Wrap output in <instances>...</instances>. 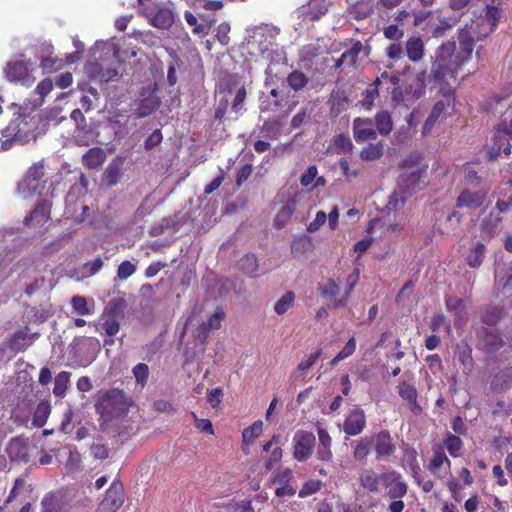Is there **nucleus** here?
I'll use <instances>...</instances> for the list:
<instances>
[{
  "instance_id": "1",
  "label": "nucleus",
  "mask_w": 512,
  "mask_h": 512,
  "mask_svg": "<svg viewBox=\"0 0 512 512\" xmlns=\"http://www.w3.org/2000/svg\"><path fill=\"white\" fill-rule=\"evenodd\" d=\"M456 49L455 41H446L438 49L436 59L432 65L430 74L428 76V83L430 88H437L439 93H444L445 88H453L448 79H456L457 74L460 70L454 61L451 60V56Z\"/></svg>"
},
{
  "instance_id": "2",
  "label": "nucleus",
  "mask_w": 512,
  "mask_h": 512,
  "mask_svg": "<svg viewBox=\"0 0 512 512\" xmlns=\"http://www.w3.org/2000/svg\"><path fill=\"white\" fill-rule=\"evenodd\" d=\"M133 401L126 393L118 388H112L104 392L96 402V410L101 416L113 413L120 415L127 414L130 411Z\"/></svg>"
},
{
  "instance_id": "3",
  "label": "nucleus",
  "mask_w": 512,
  "mask_h": 512,
  "mask_svg": "<svg viewBox=\"0 0 512 512\" xmlns=\"http://www.w3.org/2000/svg\"><path fill=\"white\" fill-rule=\"evenodd\" d=\"M46 184L44 165L34 163L18 183L17 190L24 198H28L34 195H42L46 190Z\"/></svg>"
},
{
  "instance_id": "4",
  "label": "nucleus",
  "mask_w": 512,
  "mask_h": 512,
  "mask_svg": "<svg viewBox=\"0 0 512 512\" xmlns=\"http://www.w3.org/2000/svg\"><path fill=\"white\" fill-rule=\"evenodd\" d=\"M440 94L442 95L443 100H439L434 104L429 116L424 122L422 128V134L424 135L430 133L439 120L445 119L455 111V89L445 88V92Z\"/></svg>"
},
{
  "instance_id": "5",
  "label": "nucleus",
  "mask_w": 512,
  "mask_h": 512,
  "mask_svg": "<svg viewBox=\"0 0 512 512\" xmlns=\"http://www.w3.org/2000/svg\"><path fill=\"white\" fill-rule=\"evenodd\" d=\"M477 31L474 27V24L466 25L464 28L458 30V42L459 48L455 49L453 55L451 56V60L454 61L458 66L462 67L466 62H468L472 56V52L474 50L475 38L480 40L483 36L476 35Z\"/></svg>"
},
{
  "instance_id": "6",
  "label": "nucleus",
  "mask_w": 512,
  "mask_h": 512,
  "mask_svg": "<svg viewBox=\"0 0 512 512\" xmlns=\"http://www.w3.org/2000/svg\"><path fill=\"white\" fill-rule=\"evenodd\" d=\"M357 280L358 271L355 273V275L348 276L346 291L340 298L336 297L340 292V287L333 279H328L323 285H321L319 287V292L322 297L331 301L334 308L346 307L349 302L350 294L353 291Z\"/></svg>"
},
{
  "instance_id": "7",
  "label": "nucleus",
  "mask_w": 512,
  "mask_h": 512,
  "mask_svg": "<svg viewBox=\"0 0 512 512\" xmlns=\"http://www.w3.org/2000/svg\"><path fill=\"white\" fill-rule=\"evenodd\" d=\"M100 429L110 436L128 438L137 431L132 418H100Z\"/></svg>"
},
{
  "instance_id": "8",
  "label": "nucleus",
  "mask_w": 512,
  "mask_h": 512,
  "mask_svg": "<svg viewBox=\"0 0 512 512\" xmlns=\"http://www.w3.org/2000/svg\"><path fill=\"white\" fill-rule=\"evenodd\" d=\"M123 503L124 487L119 480H114L95 512H116Z\"/></svg>"
},
{
  "instance_id": "9",
  "label": "nucleus",
  "mask_w": 512,
  "mask_h": 512,
  "mask_svg": "<svg viewBox=\"0 0 512 512\" xmlns=\"http://www.w3.org/2000/svg\"><path fill=\"white\" fill-rule=\"evenodd\" d=\"M488 189L478 188L472 190L469 187L462 189L456 199V207L460 209L476 210L485 202Z\"/></svg>"
},
{
  "instance_id": "10",
  "label": "nucleus",
  "mask_w": 512,
  "mask_h": 512,
  "mask_svg": "<svg viewBox=\"0 0 512 512\" xmlns=\"http://www.w3.org/2000/svg\"><path fill=\"white\" fill-rule=\"evenodd\" d=\"M315 436L306 431H297L293 437V456L299 461L307 460L314 450Z\"/></svg>"
},
{
  "instance_id": "11",
  "label": "nucleus",
  "mask_w": 512,
  "mask_h": 512,
  "mask_svg": "<svg viewBox=\"0 0 512 512\" xmlns=\"http://www.w3.org/2000/svg\"><path fill=\"white\" fill-rule=\"evenodd\" d=\"M5 74L10 82L20 83L23 86L30 87L35 82L25 61L8 62L5 68Z\"/></svg>"
},
{
  "instance_id": "12",
  "label": "nucleus",
  "mask_w": 512,
  "mask_h": 512,
  "mask_svg": "<svg viewBox=\"0 0 512 512\" xmlns=\"http://www.w3.org/2000/svg\"><path fill=\"white\" fill-rule=\"evenodd\" d=\"M385 482L383 486L387 488V496L390 499L403 498L408 492V485L403 480L402 475L395 470L384 472Z\"/></svg>"
},
{
  "instance_id": "13",
  "label": "nucleus",
  "mask_w": 512,
  "mask_h": 512,
  "mask_svg": "<svg viewBox=\"0 0 512 512\" xmlns=\"http://www.w3.org/2000/svg\"><path fill=\"white\" fill-rule=\"evenodd\" d=\"M501 17V11L493 5H487L485 15L478 18L474 24L475 29L483 28L481 36H487L496 28L499 19Z\"/></svg>"
},
{
  "instance_id": "14",
  "label": "nucleus",
  "mask_w": 512,
  "mask_h": 512,
  "mask_svg": "<svg viewBox=\"0 0 512 512\" xmlns=\"http://www.w3.org/2000/svg\"><path fill=\"white\" fill-rule=\"evenodd\" d=\"M353 136L357 143L376 139L377 133L373 121L369 118H355L353 121Z\"/></svg>"
},
{
  "instance_id": "15",
  "label": "nucleus",
  "mask_w": 512,
  "mask_h": 512,
  "mask_svg": "<svg viewBox=\"0 0 512 512\" xmlns=\"http://www.w3.org/2000/svg\"><path fill=\"white\" fill-rule=\"evenodd\" d=\"M384 482V472L378 474L371 468L363 470L359 475V484L361 488L369 493H379Z\"/></svg>"
},
{
  "instance_id": "16",
  "label": "nucleus",
  "mask_w": 512,
  "mask_h": 512,
  "mask_svg": "<svg viewBox=\"0 0 512 512\" xmlns=\"http://www.w3.org/2000/svg\"><path fill=\"white\" fill-rule=\"evenodd\" d=\"M52 204L48 200H41L35 208L25 217L26 226L43 225L50 219Z\"/></svg>"
},
{
  "instance_id": "17",
  "label": "nucleus",
  "mask_w": 512,
  "mask_h": 512,
  "mask_svg": "<svg viewBox=\"0 0 512 512\" xmlns=\"http://www.w3.org/2000/svg\"><path fill=\"white\" fill-rule=\"evenodd\" d=\"M351 47L342 53L340 58L335 62L334 68L340 69L343 66L356 68L359 54L363 50V44L360 40L350 39Z\"/></svg>"
},
{
  "instance_id": "18",
  "label": "nucleus",
  "mask_w": 512,
  "mask_h": 512,
  "mask_svg": "<svg viewBox=\"0 0 512 512\" xmlns=\"http://www.w3.org/2000/svg\"><path fill=\"white\" fill-rule=\"evenodd\" d=\"M329 3L327 0H310L302 6L301 15L303 21H317L328 12Z\"/></svg>"
},
{
  "instance_id": "19",
  "label": "nucleus",
  "mask_w": 512,
  "mask_h": 512,
  "mask_svg": "<svg viewBox=\"0 0 512 512\" xmlns=\"http://www.w3.org/2000/svg\"><path fill=\"white\" fill-rule=\"evenodd\" d=\"M424 169H417L409 173L403 174L400 179V188H402L408 195H411L416 190L423 187L421 181Z\"/></svg>"
},
{
  "instance_id": "20",
  "label": "nucleus",
  "mask_w": 512,
  "mask_h": 512,
  "mask_svg": "<svg viewBox=\"0 0 512 512\" xmlns=\"http://www.w3.org/2000/svg\"><path fill=\"white\" fill-rule=\"evenodd\" d=\"M375 451L377 459L384 460L391 456L395 451L391 437L387 432H381L375 438Z\"/></svg>"
},
{
  "instance_id": "21",
  "label": "nucleus",
  "mask_w": 512,
  "mask_h": 512,
  "mask_svg": "<svg viewBox=\"0 0 512 512\" xmlns=\"http://www.w3.org/2000/svg\"><path fill=\"white\" fill-rule=\"evenodd\" d=\"M87 72L91 78L97 79L102 83L113 81L118 76V71L115 68L104 69L101 64L97 62L89 63Z\"/></svg>"
},
{
  "instance_id": "22",
  "label": "nucleus",
  "mask_w": 512,
  "mask_h": 512,
  "mask_svg": "<svg viewBox=\"0 0 512 512\" xmlns=\"http://www.w3.org/2000/svg\"><path fill=\"white\" fill-rule=\"evenodd\" d=\"M398 389L401 398L409 404L411 412L414 415L420 414L422 412V408L417 403L418 393L416 388L409 383L402 382L399 384Z\"/></svg>"
},
{
  "instance_id": "23",
  "label": "nucleus",
  "mask_w": 512,
  "mask_h": 512,
  "mask_svg": "<svg viewBox=\"0 0 512 512\" xmlns=\"http://www.w3.org/2000/svg\"><path fill=\"white\" fill-rule=\"evenodd\" d=\"M9 457L13 461H28V445L23 439H12L6 449Z\"/></svg>"
},
{
  "instance_id": "24",
  "label": "nucleus",
  "mask_w": 512,
  "mask_h": 512,
  "mask_svg": "<svg viewBox=\"0 0 512 512\" xmlns=\"http://www.w3.org/2000/svg\"><path fill=\"white\" fill-rule=\"evenodd\" d=\"M105 160L106 153L100 147H92L82 156V163L88 169L99 168Z\"/></svg>"
},
{
  "instance_id": "25",
  "label": "nucleus",
  "mask_w": 512,
  "mask_h": 512,
  "mask_svg": "<svg viewBox=\"0 0 512 512\" xmlns=\"http://www.w3.org/2000/svg\"><path fill=\"white\" fill-rule=\"evenodd\" d=\"M451 462L443 452H436L428 466L429 470L436 476L443 478L450 469Z\"/></svg>"
},
{
  "instance_id": "26",
  "label": "nucleus",
  "mask_w": 512,
  "mask_h": 512,
  "mask_svg": "<svg viewBox=\"0 0 512 512\" xmlns=\"http://www.w3.org/2000/svg\"><path fill=\"white\" fill-rule=\"evenodd\" d=\"M406 55L412 62H419L424 56V42L421 37H410L405 45Z\"/></svg>"
},
{
  "instance_id": "27",
  "label": "nucleus",
  "mask_w": 512,
  "mask_h": 512,
  "mask_svg": "<svg viewBox=\"0 0 512 512\" xmlns=\"http://www.w3.org/2000/svg\"><path fill=\"white\" fill-rule=\"evenodd\" d=\"M128 303L123 297H115L111 299L103 309V314L112 318L121 320L124 317Z\"/></svg>"
},
{
  "instance_id": "28",
  "label": "nucleus",
  "mask_w": 512,
  "mask_h": 512,
  "mask_svg": "<svg viewBox=\"0 0 512 512\" xmlns=\"http://www.w3.org/2000/svg\"><path fill=\"white\" fill-rule=\"evenodd\" d=\"M486 254V246L482 242H476L468 251L466 263L473 269L479 268Z\"/></svg>"
},
{
  "instance_id": "29",
  "label": "nucleus",
  "mask_w": 512,
  "mask_h": 512,
  "mask_svg": "<svg viewBox=\"0 0 512 512\" xmlns=\"http://www.w3.org/2000/svg\"><path fill=\"white\" fill-rule=\"evenodd\" d=\"M263 432V422L261 420L255 421L251 426L245 428L242 432L243 451L249 454L248 446L252 444Z\"/></svg>"
},
{
  "instance_id": "30",
  "label": "nucleus",
  "mask_w": 512,
  "mask_h": 512,
  "mask_svg": "<svg viewBox=\"0 0 512 512\" xmlns=\"http://www.w3.org/2000/svg\"><path fill=\"white\" fill-rule=\"evenodd\" d=\"M97 330L108 337H114L120 330V320L101 314Z\"/></svg>"
},
{
  "instance_id": "31",
  "label": "nucleus",
  "mask_w": 512,
  "mask_h": 512,
  "mask_svg": "<svg viewBox=\"0 0 512 512\" xmlns=\"http://www.w3.org/2000/svg\"><path fill=\"white\" fill-rule=\"evenodd\" d=\"M512 387V368L499 371L491 381L493 391L501 392Z\"/></svg>"
},
{
  "instance_id": "32",
  "label": "nucleus",
  "mask_w": 512,
  "mask_h": 512,
  "mask_svg": "<svg viewBox=\"0 0 512 512\" xmlns=\"http://www.w3.org/2000/svg\"><path fill=\"white\" fill-rule=\"evenodd\" d=\"M375 124L377 131L383 136L390 134L393 130L392 117L388 111L382 110L377 112L375 115Z\"/></svg>"
},
{
  "instance_id": "33",
  "label": "nucleus",
  "mask_w": 512,
  "mask_h": 512,
  "mask_svg": "<svg viewBox=\"0 0 512 512\" xmlns=\"http://www.w3.org/2000/svg\"><path fill=\"white\" fill-rule=\"evenodd\" d=\"M121 176L122 168L119 162L113 161L105 169L104 180L109 187L116 186L119 183Z\"/></svg>"
},
{
  "instance_id": "34",
  "label": "nucleus",
  "mask_w": 512,
  "mask_h": 512,
  "mask_svg": "<svg viewBox=\"0 0 512 512\" xmlns=\"http://www.w3.org/2000/svg\"><path fill=\"white\" fill-rule=\"evenodd\" d=\"M71 373L68 371L59 372L54 379L53 394L56 397H64L70 383Z\"/></svg>"
},
{
  "instance_id": "35",
  "label": "nucleus",
  "mask_w": 512,
  "mask_h": 512,
  "mask_svg": "<svg viewBox=\"0 0 512 512\" xmlns=\"http://www.w3.org/2000/svg\"><path fill=\"white\" fill-rule=\"evenodd\" d=\"M225 318V313L221 309H217L213 315L208 319L207 322H203L199 326V333L200 334H206L210 330H216L221 327V322Z\"/></svg>"
},
{
  "instance_id": "36",
  "label": "nucleus",
  "mask_w": 512,
  "mask_h": 512,
  "mask_svg": "<svg viewBox=\"0 0 512 512\" xmlns=\"http://www.w3.org/2000/svg\"><path fill=\"white\" fill-rule=\"evenodd\" d=\"M384 146L382 142L370 143L364 147L360 152V157L365 161H373L380 159L383 155Z\"/></svg>"
},
{
  "instance_id": "37",
  "label": "nucleus",
  "mask_w": 512,
  "mask_h": 512,
  "mask_svg": "<svg viewBox=\"0 0 512 512\" xmlns=\"http://www.w3.org/2000/svg\"><path fill=\"white\" fill-rule=\"evenodd\" d=\"M173 23V14L168 9H160L152 18L151 24L160 29H167Z\"/></svg>"
},
{
  "instance_id": "38",
  "label": "nucleus",
  "mask_w": 512,
  "mask_h": 512,
  "mask_svg": "<svg viewBox=\"0 0 512 512\" xmlns=\"http://www.w3.org/2000/svg\"><path fill=\"white\" fill-rule=\"evenodd\" d=\"M322 53L321 46L316 43H309L304 45L299 50V59L302 62H313L316 58H318Z\"/></svg>"
},
{
  "instance_id": "39",
  "label": "nucleus",
  "mask_w": 512,
  "mask_h": 512,
  "mask_svg": "<svg viewBox=\"0 0 512 512\" xmlns=\"http://www.w3.org/2000/svg\"><path fill=\"white\" fill-rule=\"evenodd\" d=\"M509 135L510 131L506 125H499L494 134V142L501 145V151H503L506 155L511 154V145L508 140Z\"/></svg>"
},
{
  "instance_id": "40",
  "label": "nucleus",
  "mask_w": 512,
  "mask_h": 512,
  "mask_svg": "<svg viewBox=\"0 0 512 512\" xmlns=\"http://www.w3.org/2000/svg\"><path fill=\"white\" fill-rule=\"evenodd\" d=\"M59 456H67L66 467L70 471L78 470L81 464L80 454L71 447H64L59 451Z\"/></svg>"
},
{
  "instance_id": "41",
  "label": "nucleus",
  "mask_w": 512,
  "mask_h": 512,
  "mask_svg": "<svg viewBox=\"0 0 512 512\" xmlns=\"http://www.w3.org/2000/svg\"><path fill=\"white\" fill-rule=\"evenodd\" d=\"M32 341L29 340L28 334L24 331H16L10 340V347L15 351H25Z\"/></svg>"
},
{
  "instance_id": "42",
  "label": "nucleus",
  "mask_w": 512,
  "mask_h": 512,
  "mask_svg": "<svg viewBox=\"0 0 512 512\" xmlns=\"http://www.w3.org/2000/svg\"><path fill=\"white\" fill-rule=\"evenodd\" d=\"M375 229H380L381 234H383V233L399 232L402 230V226L397 223L386 225L381 219L374 218V219L370 220L368 228H367V232L373 233Z\"/></svg>"
},
{
  "instance_id": "43",
  "label": "nucleus",
  "mask_w": 512,
  "mask_h": 512,
  "mask_svg": "<svg viewBox=\"0 0 512 512\" xmlns=\"http://www.w3.org/2000/svg\"><path fill=\"white\" fill-rule=\"evenodd\" d=\"M258 259L255 254H245L239 261V268L245 274H254L258 270Z\"/></svg>"
},
{
  "instance_id": "44",
  "label": "nucleus",
  "mask_w": 512,
  "mask_h": 512,
  "mask_svg": "<svg viewBox=\"0 0 512 512\" xmlns=\"http://www.w3.org/2000/svg\"><path fill=\"white\" fill-rule=\"evenodd\" d=\"M220 94H223V96L220 98L219 103L215 109L214 117L216 120L221 122L223 121L230 105L228 94H231V89L221 88Z\"/></svg>"
},
{
  "instance_id": "45",
  "label": "nucleus",
  "mask_w": 512,
  "mask_h": 512,
  "mask_svg": "<svg viewBox=\"0 0 512 512\" xmlns=\"http://www.w3.org/2000/svg\"><path fill=\"white\" fill-rule=\"evenodd\" d=\"M295 301V294L292 291L286 292L283 296H281L274 305V311L278 315L285 314L289 308H291Z\"/></svg>"
},
{
  "instance_id": "46",
  "label": "nucleus",
  "mask_w": 512,
  "mask_h": 512,
  "mask_svg": "<svg viewBox=\"0 0 512 512\" xmlns=\"http://www.w3.org/2000/svg\"><path fill=\"white\" fill-rule=\"evenodd\" d=\"M349 101L348 97L345 95V92L342 90H334L330 96L331 103V111L333 113L339 114L344 108L345 104Z\"/></svg>"
},
{
  "instance_id": "47",
  "label": "nucleus",
  "mask_w": 512,
  "mask_h": 512,
  "mask_svg": "<svg viewBox=\"0 0 512 512\" xmlns=\"http://www.w3.org/2000/svg\"><path fill=\"white\" fill-rule=\"evenodd\" d=\"M308 81L307 76L299 70L292 71L287 77L288 85L295 91H299L304 88Z\"/></svg>"
},
{
  "instance_id": "48",
  "label": "nucleus",
  "mask_w": 512,
  "mask_h": 512,
  "mask_svg": "<svg viewBox=\"0 0 512 512\" xmlns=\"http://www.w3.org/2000/svg\"><path fill=\"white\" fill-rule=\"evenodd\" d=\"M503 318V309L499 307H488L482 315V322L489 325H496Z\"/></svg>"
},
{
  "instance_id": "49",
  "label": "nucleus",
  "mask_w": 512,
  "mask_h": 512,
  "mask_svg": "<svg viewBox=\"0 0 512 512\" xmlns=\"http://www.w3.org/2000/svg\"><path fill=\"white\" fill-rule=\"evenodd\" d=\"M342 426L348 435H357L363 430L365 421L364 418H346Z\"/></svg>"
},
{
  "instance_id": "50",
  "label": "nucleus",
  "mask_w": 512,
  "mask_h": 512,
  "mask_svg": "<svg viewBox=\"0 0 512 512\" xmlns=\"http://www.w3.org/2000/svg\"><path fill=\"white\" fill-rule=\"evenodd\" d=\"M457 355L460 363L468 369L473 366L472 349L468 344L457 346Z\"/></svg>"
},
{
  "instance_id": "51",
  "label": "nucleus",
  "mask_w": 512,
  "mask_h": 512,
  "mask_svg": "<svg viewBox=\"0 0 512 512\" xmlns=\"http://www.w3.org/2000/svg\"><path fill=\"white\" fill-rule=\"evenodd\" d=\"M333 145L338 153H348L353 149V143L348 135L338 134L333 138Z\"/></svg>"
},
{
  "instance_id": "52",
  "label": "nucleus",
  "mask_w": 512,
  "mask_h": 512,
  "mask_svg": "<svg viewBox=\"0 0 512 512\" xmlns=\"http://www.w3.org/2000/svg\"><path fill=\"white\" fill-rule=\"evenodd\" d=\"M371 445H372V439H369L367 437L361 439L360 441L357 442V444L355 446L353 457L356 460L365 459L370 452Z\"/></svg>"
},
{
  "instance_id": "53",
  "label": "nucleus",
  "mask_w": 512,
  "mask_h": 512,
  "mask_svg": "<svg viewBox=\"0 0 512 512\" xmlns=\"http://www.w3.org/2000/svg\"><path fill=\"white\" fill-rule=\"evenodd\" d=\"M71 306L73 310L81 315H90L92 313V309L88 306L87 300L83 296H74L71 299Z\"/></svg>"
},
{
  "instance_id": "54",
  "label": "nucleus",
  "mask_w": 512,
  "mask_h": 512,
  "mask_svg": "<svg viewBox=\"0 0 512 512\" xmlns=\"http://www.w3.org/2000/svg\"><path fill=\"white\" fill-rule=\"evenodd\" d=\"M133 375L136 379L137 384L142 388L147 384L149 377V367L145 363H138L132 369Z\"/></svg>"
},
{
  "instance_id": "55",
  "label": "nucleus",
  "mask_w": 512,
  "mask_h": 512,
  "mask_svg": "<svg viewBox=\"0 0 512 512\" xmlns=\"http://www.w3.org/2000/svg\"><path fill=\"white\" fill-rule=\"evenodd\" d=\"M381 83L380 78H376V80L365 90L363 93L364 98L362 100L363 105L367 107H371L374 99L378 96V85Z\"/></svg>"
},
{
  "instance_id": "56",
  "label": "nucleus",
  "mask_w": 512,
  "mask_h": 512,
  "mask_svg": "<svg viewBox=\"0 0 512 512\" xmlns=\"http://www.w3.org/2000/svg\"><path fill=\"white\" fill-rule=\"evenodd\" d=\"M445 304L448 311L455 312L460 315L465 312L464 301L456 296L445 297Z\"/></svg>"
},
{
  "instance_id": "57",
  "label": "nucleus",
  "mask_w": 512,
  "mask_h": 512,
  "mask_svg": "<svg viewBox=\"0 0 512 512\" xmlns=\"http://www.w3.org/2000/svg\"><path fill=\"white\" fill-rule=\"evenodd\" d=\"M71 119L76 124V130L78 133H89L86 118L84 117L82 111L80 109H74L70 114Z\"/></svg>"
},
{
  "instance_id": "58",
  "label": "nucleus",
  "mask_w": 512,
  "mask_h": 512,
  "mask_svg": "<svg viewBox=\"0 0 512 512\" xmlns=\"http://www.w3.org/2000/svg\"><path fill=\"white\" fill-rule=\"evenodd\" d=\"M322 486V482L320 480L311 479L304 483L302 488L300 489L298 495L300 498H305L310 496L320 490Z\"/></svg>"
},
{
  "instance_id": "59",
  "label": "nucleus",
  "mask_w": 512,
  "mask_h": 512,
  "mask_svg": "<svg viewBox=\"0 0 512 512\" xmlns=\"http://www.w3.org/2000/svg\"><path fill=\"white\" fill-rule=\"evenodd\" d=\"M502 219L497 216H493L491 213L488 219H485L482 223V229L490 235H495L500 230V223Z\"/></svg>"
},
{
  "instance_id": "60",
  "label": "nucleus",
  "mask_w": 512,
  "mask_h": 512,
  "mask_svg": "<svg viewBox=\"0 0 512 512\" xmlns=\"http://www.w3.org/2000/svg\"><path fill=\"white\" fill-rule=\"evenodd\" d=\"M445 447L451 456L457 457L462 448V440L458 436L448 435L445 440Z\"/></svg>"
},
{
  "instance_id": "61",
  "label": "nucleus",
  "mask_w": 512,
  "mask_h": 512,
  "mask_svg": "<svg viewBox=\"0 0 512 512\" xmlns=\"http://www.w3.org/2000/svg\"><path fill=\"white\" fill-rule=\"evenodd\" d=\"M312 247L311 240L308 237H299L291 244V253L299 254L308 251Z\"/></svg>"
},
{
  "instance_id": "62",
  "label": "nucleus",
  "mask_w": 512,
  "mask_h": 512,
  "mask_svg": "<svg viewBox=\"0 0 512 512\" xmlns=\"http://www.w3.org/2000/svg\"><path fill=\"white\" fill-rule=\"evenodd\" d=\"M136 271V266L131 263L129 260H125L120 263L117 269V277L120 280H126L130 276H132Z\"/></svg>"
},
{
  "instance_id": "63",
  "label": "nucleus",
  "mask_w": 512,
  "mask_h": 512,
  "mask_svg": "<svg viewBox=\"0 0 512 512\" xmlns=\"http://www.w3.org/2000/svg\"><path fill=\"white\" fill-rule=\"evenodd\" d=\"M293 209L289 205L283 206L275 217V225L277 228H283L287 221L290 220Z\"/></svg>"
},
{
  "instance_id": "64",
  "label": "nucleus",
  "mask_w": 512,
  "mask_h": 512,
  "mask_svg": "<svg viewBox=\"0 0 512 512\" xmlns=\"http://www.w3.org/2000/svg\"><path fill=\"white\" fill-rule=\"evenodd\" d=\"M231 30L228 22H222L216 29V38L223 46H226L230 42L229 32Z\"/></svg>"
}]
</instances>
